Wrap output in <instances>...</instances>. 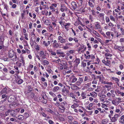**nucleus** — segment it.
<instances>
[{
  "label": "nucleus",
  "mask_w": 124,
  "mask_h": 124,
  "mask_svg": "<svg viewBox=\"0 0 124 124\" xmlns=\"http://www.w3.org/2000/svg\"><path fill=\"white\" fill-rule=\"evenodd\" d=\"M63 64H61L60 63L59 64V67L58 68V69L59 70H62L63 69Z\"/></svg>",
  "instance_id": "55"
},
{
  "label": "nucleus",
  "mask_w": 124,
  "mask_h": 124,
  "mask_svg": "<svg viewBox=\"0 0 124 124\" xmlns=\"http://www.w3.org/2000/svg\"><path fill=\"white\" fill-rule=\"evenodd\" d=\"M119 117V115L116 114H115L113 117L109 116V117L110 118L111 121L112 122L114 123L117 121Z\"/></svg>",
  "instance_id": "4"
},
{
  "label": "nucleus",
  "mask_w": 124,
  "mask_h": 124,
  "mask_svg": "<svg viewBox=\"0 0 124 124\" xmlns=\"http://www.w3.org/2000/svg\"><path fill=\"white\" fill-rule=\"evenodd\" d=\"M79 10L80 11L82 12H85V7H84V5H82L80 7H79Z\"/></svg>",
  "instance_id": "25"
},
{
  "label": "nucleus",
  "mask_w": 124,
  "mask_h": 124,
  "mask_svg": "<svg viewBox=\"0 0 124 124\" xmlns=\"http://www.w3.org/2000/svg\"><path fill=\"white\" fill-rule=\"evenodd\" d=\"M89 81V79H88V77L87 76H85V79L84 81V83L88 82Z\"/></svg>",
  "instance_id": "40"
},
{
  "label": "nucleus",
  "mask_w": 124,
  "mask_h": 124,
  "mask_svg": "<svg viewBox=\"0 0 124 124\" xmlns=\"http://www.w3.org/2000/svg\"><path fill=\"white\" fill-rule=\"evenodd\" d=\"M67 9L68 8L65 5L62 4H61V8L60 10L62 12L66 11L67 10Z\"/></svg>",
  "instance_id": "15"
},
{
  "label": "nucleus",
  "mask_w": 124,
  "mask_h": 124,
  "mask_svg": "<svg viewBox=\"0 0 124 124\" xmlns=\"http://www.w3.org/2000/svg\"><path fill=\"white\" fill-rule=\"evenodd\" d=\"M83 24L85 26V25H87L90 23V21L89 20L86 18L83 19Z\"/></svg>",
  "instance_id": "23"
},
{
  "label": "nucleus",
  "mask_w": 124,
  "mask_h": 124,
  "mask_svg": "<svg viewBox=\"0 0 124 124\" xmlns=\"http://www.w3.org/2000/svg\"><path fill=\"white\" fill-rule=\"evenodd\" d=\"M46 32L47 31L46 30L44 29L42 31L41 33L44 35V36H46Z\"/></svg>",
  "instance_id": "52"
},
{
  "label": "nucleus",
  "mask_w": 124,
  "mask_h": 124,
  "mask_svg": "<svg viewBox=\"0 0 124 124\" xmlns=\"http://www.w3.org/2000/svg\"><path fill=\"white\" fill-rule=\"evenodd\" d=\"M94 26L96 29H100L101 28L100 23L98 22H96L94 23Z\"/></svg>",
  "instance_id": "20"
},
{
  "label": "nucleus",
  "mask_w": 124,
  "mask_h": 124,
  "mask_svg": "<svg viewBox=\"0 0 124 124\" xmlns=\"http://www.w3.org/2000/svg\"><path fill=\"white\" fill-rule=\"evenodd\" d=\"M36 22L38 25L37 26L36 30L38 33H40L41 30L39 29L40 28L42 27V25L41 24H40V22L39 20H37Z\"/></svg>",
  "instance_id": "7"
},
{
  "label": "nucleus",
  "mask_w": 124,
  "mask_h": 124,
  "mask_svg": "<svg viewBox=\"0 0 124 124\" xmlns=\"http://www.w3.org/2000/svg\"><path fill=\"white\" fill-rule=\"evenodd\" d=\"M7 89L5 88H4L2 90H1L0 92V94L2 95L3 94H6L7 93Z\"/></svg>",
  "instance_id": "26"
},
{
  "label": "nucleus",
  "mask_w": 124,
  "mask_h": 124,
  "mask_svg": "<svg viewBox=\"0 0 124 124\" xmlns=\"http://www.w3.org/2000/svg\"><path fill=\"white\" fill-rule=\"evenodd\" d=\"M80 59L79 58H76L74 62L75 63V64L76 65L78 66L80 63Z\"/></svg>",
  "instance_id": "28"
},
{
  "label": "nucleus",
  "mask_w": 124,
  "mask_h": 124,
  "mask_svg": "<svg viewBox=\"0 0 124 124\" xmlns=\"http://www.w3.org/2000/svg\"><path fill=\"white\" fill-rule=\"evenodd\" d=\"M24 38L27 40H28L29 39L28 38V34L27 33H25L24 34Z\"/></svg>",
  "instance_id": "62"
},
{
  "label": "nucleus",
  "mask_w": 124,
  "mask_h": 124,
  "mask_svg": "<svg viewBox=\"0 0 124 124\" xmlns=\"http://www.w3.org/2000/svg\"><path fill=\"white\" fill-rule=\"evenodd\" d=\"M70 85H71V88L72 90H76L78 89V87L75 84H70Z\"/></svg>",
  "instance_id": "27"
},
{
  "label": "nucleus",
  "mask_w": 124,
  "mask_h": 124,
  "mask_svg": "<svg viewBox=\"0 0 124 124\" xmlns=\"http://www.w3.org/2000/svg\"><path fill=\"white\" fill-rule=\"evenodd\" d=\"M68 40L70 42H71L73 40L74 42H73L72 43H74V45L76 44H79L78 39L76 37L73 38L71 37H70L68 38Z\"/></svg>",
  "instance_id": "6"
},
{
  "label": "nucleus",
  "mask_w": 124,
  "mask_h": 124,
  "mask_svg": "<svg viewBox=\"0 0 124 124\" xmlns=\"http://www.w3.org/2000/svg\"><path fill=\"white\" fill-rule=\"evenodd\" d=\"M23 81V80L21 79L18 80L17 83L19 85H20L22 83Z\"/></svg>",
  "instance_id": "61"
},
{
  "label": "nucleus",
  "mask_w": 124,
  "mask_h": 124,
  "mask_svg": "<svg viewBox=\"0 0 124 124\" xmlns=\"http://www.w3.org/2000/svg\"><path fill=\"white\" fill-rule=\"evenodd\" d=\"M45 111H47L51 113H52L53 112V111L48 108H45Z\"/></svg>",
  "instance_id": "47"
},
{
  "label": "nucleus",
  "mask_w": 124,
  "mask_h": 124,
  "mask_svg": "<svg viewBox=\"0 0 124 124\" xmlns=\"http://www.w3.org/2000/svg\"><path fill=\"white\" fill-rule=\"evenodd\" d=\"M119 122L121 124H124V116L122 115L119 119Z\"/></svg>",
  "instance_id": "22"
},
{
  "label": "nucleus",
  "mask_w": 124,
  "mask_h": 124,
  "mask_svg": "<svg viewBox=\"0 0 124 124\" xmlns=\"http://www.w3.org/2000/svg\"><path fill=\"white\" fill-rule=\"evenodd\" d=\"M43 63L44 65H48L49 63V62L46 60L43 61Z\"/></svg>",
  "instance_id": "49"
},
{
  "label": "nucleus",
  "mask_w": 124,
  "mask_h": 124,
  "mask_svg": "<svg viewBox=\"0 0 124 124\" xmlns=\"http://www.w3.org/2000/svg\"><path fill=\"white\" fill-rule=\"evenodd\" d=\"M16 98L15 95H11L9 96L8 98V101L9 102H12L15 101Z\"/></svg>",
  "instance_id": "12"
},
{
  "label": "nucleus",
  "mask_w": 124,
  "mask_h": 124,
  "mask_svg": "<svg viewBox=\"0 0 124 124\" xmlns=\"http://www.w3.org/2000/svg\"><path fill=\"white\" fill-rule=\"evenodd\" d=\"M62 92L63 93H65V92L68 93L69 92V91L68 89L66 88H64L62 89Z\"/></svg>",
  "instance_id": "63"
},
{
  "label": "nucleus",
  "mask_w": 124,
  "mask_h": 124,
  "mask_svg": "<svg viewBox=\"0 0 124 124\" xmlns=\"http://www.w3.org/2000/svg\"><path fill=\"white\" fill-rule=\"evenodd\" d=\"M90 55H91L90 54H88L87 55L86 54H84L85 57L86 59L90 58Z\"/></svg>",
  "instance_id": "59"
},
{
  "label": "nucleus",
  "mask_w": 124,
  "mask_h": 124,
  "mask_svg": "<svg viewBox=\"0 0 124 124\" xmlns=\"http://www.w3.org/2000/svg\"><path fill=\"white\" fill-rule=\"evenodd\" d=\"M62 64L64 65V69L69 70V68L67 67L68 64L66 62L65 63H63Z\"/></svg>",
  "instance_id": "45"
},
{
  "label": "nucleus",
  "mask_w": 124,
  "mask_h": 124,
  "mask_svg": "<svg viewBox=\"0 0 124 124\" xmlns=\"http://www.w3.org/2000/svg\"><path fill=\"white\" fill-rule=\"evenodd\" d=\"M105 14L102 13H100L99 14L97 15L98 17L100 18L104 19Z\"/></svg>",
  "instance_id": "29"
},
{
  "label": "nucleus",
  "mask_w": 124,
  "mask_h": 124,
  "mask_svg": "<svg viewBox=\"0 0 124 124\" xmlns=\"http://www.w3.org/2000/svg\"><path fill=\"white\" fill-rule=\"evenodd\" d=\"M58 42L61 43H65L66 42V39H64L61 36H59L58 37Z\"/></svg>",
  "instance_id": "9"
},
{
  "label": "nucleus",
  "mask_w": 124,
  "mask_h": 124,
  "mask_svg": "<svg viewBox=\"0 0 124 124\" xmlns=\"http://www.w3.org/2000/svg\"><path fill=\"white\" fill-rule=\"evenodd\" d=\"M118 86L120 88V90H124V87H123L122 85H119V84H118Z\"/></svg>",
  "instance_id": "64"
},
{
  "label": "nucleus",
  "mask_w": 124,
  "mask_h": 124,
  "mask_svg": "<svg viewBox=\"0 0 124 124\" xmlns=\"http://www.w3.org/2000/svg\"><path fill=\"white\" fill-rule=\"evenodd\" d=\"M16 54V53L13 50H10L8 52V57L10 58H12Z\"/></svg>",
  "instance_id": "17"
},
{
  "label": "nucleus",
  "mask_w": 124,
  "mask_h": 124,
  "mask_svg": "<svg viewBox=\"0 0 124 124\" xmlns=\"http://www.w3.org/2000/svg\"><path fill=\"white\" fill-rule=\"evenodd\" d=\"M64 20V18H62V17H60L59 19L58 23L61 25L62 28H64L67 31H69V27L71 26V23H65V21L63 20Z\"/></svg>",
  "instance_id": "2"
},
{
  "label": "nucleus",
  "mask_w": 124,
  "mask_h": 124,
  "mask_svg": "<svg viewBox=\"0 0 124 124\" xmlns=\"http://www.w3.org/2000/svg\"><path fill=\"white\" fill-rule=\"evenodd\" d=\"M74 45V43H66L65 44V46H67L68 47H69V46H73Z\"/></svg>",
  "instance_id": "42"
},
{
  "label": "nucleus",
  "mask_w": 124,
  "mask_h": 124,
  "mask_svg": "<svg viewBox=\"0 0 124 124\" xmlns=\"http://www.w3.org/2000/svg\"><path fill=\"white\" fill-rule=\"evenodd\" d=\"M102 62L104 63L105 65H107L108 66L110 63V61L109 60H107L105 61V60H102Z\"/></svg>",
  "instance_id": "30"
},
{
  "label": "nucleus",
  "mask_w": 124,
  "mask_h": 124,
  "mask_svg": "<svg viewBox=\"0 0 124 124\" xmlns=\"http://www.w3.org/2000/svg\"><path fill=\"white\" fill-rule=\"evenodd\" d=\"M108 119H105L102 120L101 123L102 124H107L108 122Z\"/></svg>",
  "instance_id": "37"
},
{
  "label": "nucleus",
  "mask_w": 124,
  "mask_h": 124,
  "mask_svg": "<svg viewBox=\"0 0 124 124\" xmlns=\"http://www.w3.org/2000/svg\"><path fill=\"white\" fill-rule=\"evenodd\" d=\"M111 79L113 80H114L117 83V84H118V82H119V79L118 78H115L114 77H112L111 78Z\"/></svg>",
  "instance_id": "41"
},
{
  "label": "nucleus",
  "mask_w": 124,
  "mask_h": 124,
  "mask_svg": "<svg viewBox=\"0 0 124 124\" xmlns=\"http://www.w3.org/2000/svg\"><path fill=\"white\" fill-rule=\"evenodd\" d=\"M114 48L116 50H118L121 52L124 51V46H123L115 45L114 46Z\"/></svg>",
  "instance_id": "8"
},
{
  "label": "nucleus",
  "mask_w": 124,
  "mask_h": 124,
  "mask_svg": "<svg viewBox=\"0 0 124 124\" xmlns=\"http://www.w3.org/2000/svg\"><path fill=\"white\" fill-rule=\"evenodd\" d=\"M74 103L71 106V108H77L79 106V101L78 100H74Z\"/></svg>",
  "instance_id": "11"
},
{
  "label": "nucleus",
  "mask_w": 124,
  "mask_h": 124,
  "mask_svg": "<svg viewBox=\"0 0 124 124\" xmlns=\"http://www.w3.org/2000/svg\"><path fill=\"white\" fill-rule=\"evenodd\" d=\"M81 20H82V18L81 17L78 16V18L77 19V20L75 23L74 25L75 26H78L80 24L82 27H84L85 25L84 24H83L81 22Z\"/></svg>",
  "instance_id": "5"
},
{
  "label": "nucleus",
  "mask_w": 124,
  "mask_h": 124,
  "mask_svg": "<svg viewBox=\"0 0 124 124\" xmlns=\"http://www.w3.org/2000/svg\"><path fill=\"white\" fill-rule=\"evenodd\" d=\"M108 26L109 28H112L114 26V25L112 23L110 22L108 24Z\"/></svg>",
  "instance_id": "51"
},
{
  "label": "nucleus",
  "mask_w": 124,
  "mask_h": 124,
  "mask_svg": "<svg viewBox=\"0 0 124 124\" xmlns=\"http://www.w3.org/2000/svg\"><path fill=\"white\" fill-rule=\"evenodd\" d=\"M10 115L12 116H15L17 115L16 111L14 110L11 109Z\"/></svg>",
  "instance_id": "21"
},
{
  "label": "nucleus",
  "mask_w": 124,
  "mask_h": 124,
  "mask_svg": "<svg viewBox=\"0 0 124 124\" xmlns=\"http://www.w3.org/2000/svg\"><path fill=\"white\" fill-rule=\"evenodd\" d=\"M20 57L21 59L20 60V62H22L23 65H24L25 64V62L23 57L22 56H20Z\"/></svg>",
  "instance_id": "48"
},
{
  "label": "nucleus",
  "mask_w": 124,
  "mask_h": 124,
  "mask_svg": "<svg viewBox=\"0 0 124 124\" xmlns=\"http://www.w3.org/2000/svg\"><path fill=\"white\" fill-rule=\"evenodd\" d=\"M101 34L104 38L106 39H112L115 36L114 32L111 31H107L105 34L103 32Z\"/></svg>",
  "instance_id": "3"
},
{
  "label": "nucleus",
  "mask_w": 124,
  "mask_h": 124,
  "mask_svg": "<svg viewBox=\"0 0 124 124\" xmlns=\"http://www.w3.org/2000/svg\"><path fill=\"white\" fill-rule=\"evenodd\" d=\"M92 32L93 34L97 36L98 37H100V36L98 32L95 30H93Z\"/></svg>",
  "instance_id": "38"
},
{
  "label": "nucleus",
  "mask_w": 124,
  "mask_h": 124,
  "mask_svg": "<svg viewBox=\"0 0 124 124\" xmlns=\"http://www.w3.org/2000/svg\"><path fill=\"white\" fill-rule=\"evenodd\" d=\"M121 100L120 98H117V99L115 100H113L112 101V103L115 105H118L119 103L120 102V100Z\"/></svg>",
  "instance_id": "14"
},
{
  "label": "nucleus",
  "mask_w": 124,
  "mask_h": 124,
  "mask_svg": "<svg viewBox=\"0 0 124 124\" xmlns=\"http://www.w3.org/2000/svg\"><path fill=\"white\" fill-rule=\"evenodd\" d=\"M112 12V11L110 10H107L106 12H105V13L107 15H110Z\"/></svg>",
  "instance_id": "44"
},
{
  "label": "nucleus",
  "mask_w": 124,
  "mask_h": 124,
  "mask_svg": "<svg viewBox=\"0 0 124 124\" xmlns=\"http://www.w3.org/2000/svg\"><path fill=\"white\" fill-rule=\"evenodd\" d=\"M39 55L43 59H45L46 57V55L44 54V51L42 50H40L39 52Z\"/></svg>",
  "instance_id": "18"
},
{
  "label": "nucleus",
  "mask_w": 124,
  "mask_h": 124,
  "mask_svg": "<svg viewBox=\"0 0 124 124\" xmlns=\"http://www.w3.org/2000/svg\"><path fill=\"white\" fill-rule=\"evenodd\" d=\"M57 6V5L55 3H52L51 4V5L49 7V8L52 10V12L53 13L54 12L56 9L55 8H56Z\"/></svg>",
  "instance_id": "10"
},
{
  "label": "nucleus",
  "mask_w": 124,
  "mask_h": 124,
  "mask_svg": "<svg viewBox=\"0 0 124 124\" xmlns=\"http://www.w3.org/2000/svg\"><path fill=\"white\" fill-rule=\"evenodd\" d=\"M59 89V87L58 86L54 87L53 89V91L54 92H56Z\"/></svg>",
  "instance_id": "43"
},
{
  "label": "nucleus",
  "mask_w": 124,
  "mask_h": 124,
  "mask_svg": "<svg viewBox=\"0 0 124 124\" xmlns=\"http://www.w3.org/2000/svg\"><path fill=\"white\" fill-rule=\"evenodd\" d=\"M59 42H57L53 45V47L54 48H57L60 46V44L59 43Z\"/></svg>",
  "instance_id": "31"
},
{
  "label": "nucleus",
  "mask_w": 124,
  "mask_h": 124,
  "mask_svg": "<svg viewBox=\"0 0 124 124\" xmlns=\"http://www.w3.org/2000/svg\"><path fill=\"white\" fill-rule=\"evenodd\" d=\"M28 93H29L30 92L32 91L33 89V87H32V86L31 85L28 86Z\"/></svg>",
  "instance_id": "57"
},
{
  "label": "nucleus",
  "mask_w": 124,
  "mask_h": 124,
  "mask_svg": "<svg viewBox=\"0 0 124 124\" xmlns=\"http://www.w3.org/2000/svg\"><path fill=\"white\" fill-rule=\"evenodd\" d=\"M81 96L82 97V99H85L86 97V93L85 92H82V93Z\"/></svg>",
  "instance_id": "35"
},
{
  "label": "nucleus",
  "mask_w": 124,
  "mask_h": 124,
  "mask_svg": "<svg viewBox=\"0 0 124 124\" xmlns=\"http://www.w3.org/2000/svg\"><path fill=\"white\" fill-rule=\"evenodd\" d=\"M4 39L3 37L0 35V42L3 44V42L4 41Z\"/></svg>",
  "instance_id": "53"
},
{
  "label": "nucleus",
  "mask_w": 124,
  "mask_h": 124,
  "mask_svg": "<svg viewBox=\"0 0 124 124\" xmlns=\"http://www.w3.org/2000/svg\"><path fill=\"white\" fill-rule=\"evenodd\" d=\"M69 95L70 96L72 97L73 99H74L75 98L76 96L74 94V93H70Z\"/></svg>",
  "instance_id": "54"
},
{
  "label": "nucleus",
  "mask_w": 124,
  "mask_h": 124,
  "mask_svg": "<svg viewBox=\"0 0 124 124\" xmlns=\"http://www.w3.org/2000/svg\"><path fill=\"white\" fill-rule=\"evenodd\" d=\"M120 31L122 35H124V29L122 27L120 28Z\"/></svg>",
  "instance_id": "60"
},
{
  "label": "nucleus",
  "mask_w": 124,
  "mask_h": 124,
  "mask_svg": "<svg viewBox=\"0 0 124 124\" xmlns=\"http://www.w3.org/2000/svg\"><path fill=\"white\" fill-rule=\"evenodd\" d=\"M72 6L71 7L72 9L74 10H76L78 7V5L77 3L74 1H72L71 3Z\"/></svg>",
  "instance_id": "16"
},
{
  "label": "nucleus",
  "mask_w": 124,
  "mask_h": 124,
  "mask_svg": "<svg viewBox=\"0 0 124 124\" xmlns=\"http://www.w3.org/2000/svg\"><path fill=\"white\" fill-rule=\"evenodd\" d=\"M70 81L72 83H75L77 80V78L74 76L72 75L70 77Z\"/></svg>",
  "instance_id": "19"
},
{
  "label": "nucleus",
  "mask_w": 124,
  "mask_h": 124,
  "mask_svg": "<svg viewBox=\"0 0 124 124\" xmlns=\"http://www.w3.org/2000/svg\"><path fill=\"white\" fill-rule=\"evenodd\" d=\"M119 42L121 44L124 43V38H120L119 40Z\"/></svg>",
  "instance_id": "58"
},
{
  "label": "nucleus",
  "mask_w": 124,
  "mask_h": 124,
  "mask_svg": "<svg viewBox=\"0 0 124 124\" xmlns=\"http://www.w3.org/2000/svg\"><path fill=\"white\" fill-rule=\"evenodd\" d=\"M97 109L98 110L100 111V113H104V112H106V111L103 109L102 110L100 108H97Z\"/></svg>",
  "instance_id": "50"
},
{
  "label": "nucleus",
  "mask_w": 124,
  "mask_h": 124,
  "mask_svg": "<svg viewBox=\"0 0 124 124\" xmlns=\"http://www.w3.org/2000/svg\"><path fill=\"white\" fill-rule=\"evenodd\" d=\"M84 47V45H81L80 47H78V52H80L81 50L83 49Z\"/></svg>",
  "instance_id": "46"
},
{
  "label": "nucleus",
  "mask_w": 124,
  "mask_h": 124,
  "mask_svg": "<svg viewBox=\"0 0 124 124\" xmlns=\"http://www.w3.org/2000/svg\"><path fill=\"white\" fill-rule=\"evenodd\" d=\"M57 98H59V101L60 102H62L63 101V99L62 98H61L62 97V95L60 94H59L57 95Z\"/></svg>",
  "instance_id": "39"
},
{
  "label": "nucleus",
  "mask_w": 124,
  "mask_h": 124,
  "mask_svg": "<svg viewBox=\"0 0 124 124\" xmlns=\"http://www.w3.org/2000/svg\"><path fill=\"white\" fill-rule=\"evenodd\" d=\"M106 95L107 97H115V94H112L109 92L108 93H107Z\"/></svg>",
  "instance_id": "32"
},
{
  "label": "nucleus",
  "mask_w": 124,
  "mask_h": 124,
  "mask_svg": "<svg viewBox=\"0 0 124 124\" xmlns=\"http://www.w3.org/2000/svg\"><path fill=\"white\" fill-rule=\"evenodd\" d=\"M54 105L59 108V111L62 113L64 112L65 109V105L67 104L66 102H60L56 101L55 103H53Z\"/></svg>",
  "instance_id": "1"
},
{
  "label": "nucleus",
  "mask_w": 124,
  "mask_h": 124,
  "mask_svg": "<svg viewBox=\"0 0 124 124\" xmlns=\"http://www.w3.org/2000/svg\"><path fill=\"white\" fill-rule=\"evenodd\" d=\"M18 119L21 120H23L24 119V116L22 115H20L18 116L17 117Z\"/></svg>",
  "instance_id": "34"
},
{
  "label": "nucleus",
  "mask_w": 124,
  "mask_h": 124,
  "mask_svg": "<svg viewBox=\"0 0 124 124\" xmlns=\"http://www.w3.org/2000/svg\"><path fill=\"white\" fill-rule=\"evenodd\" d=\"M110 20L112 21H113L114 22H116V18L112 15H110Z\"/></svg>",
  "instance_id": "33"
},
{
  "label": "nucleus",
  "mask_w": 124,
  "mask_h": 124,
  "mask_svg": "<svg viewBox=\"0 0 124 124\" xmlns=\"http://www.w3.org/2000/svg\"><path fill=\"white\" fill-rule=\"evenodd\" d=\"M53 62H55L57 63H59V62H60V63H62L61 59L60 58H58L57 60H53Z\"/></svg>",
  "instance_id": "36"
},
{
  "label": "nucleus",
  "mask_w": 124,
  "mask_h": 124,
  "mask_svg": "<svg viewBox=\"0 0 124 124\" xmlns=\"http://www.w3.org/2000/svg\"><path fill=\"white\" fill-rule=\"evenodd\" d=\"M83 2V1H79L78 2V7H80L81 6H82V5H83L82 4Z\"/></svg>",
  "instance_id": "56"
},
{
  "label": "nucleus",
  "mask_w": 124,
  "mask_h": 124,
  "mask_svg": "<svg viewBox=\"0 0 124 124\" xmlns=\"http://www.w3.org/2000/svg\"><path fill=\"white\" fill-rule=\"evenodd\" d=\"M41 13L42 15L47 16L48 14V11L46 10H42Z\"/></svg>",
  "instance_id": "24"
},
{
  "label": "nucleus",
  "mask_w": 124,
  "mask_h": 124,
  "mask_svg": "<svg viewBox=\"0 0 124 124\" xmlns=\"http://www.w3.org/2000/svg\"><path fill=\"white\" fill-rule=\"evenodd\" d=\"M41 43L46 48H49V45L50 44L51 42L50 41H48L47 42L46 41L44 40Z\"/></svg>",
  "instance_id": "13"
}]
</instances>
